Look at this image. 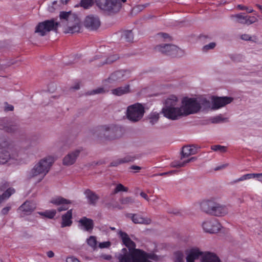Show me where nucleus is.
<instances>
[{"mask_svg":"<svg viewBox=\"0 0 262 262\" xmlns=\"http://www.w3.org/2000/svg\"><path fill=\"white\" fill-rule=\"evenodd\" d=\"M241 38L243 40H249L251 39V37L247 34H244L242 35Z\"/></svg>","mask_w":262,"mask_h":262,"instance_id":"obj_59","label":"nucleus"},{"mask_svg":"<svg viewBox=\"0 0 262 262\" xmlns=\"http://www.w3.org/2000/svg\"><path fill=\"white\" fill-rule=\"evenodd\" d=\"M228 212V210L226 206L221 205L215 201L214 204L213 206L211 212V215L221 216L226 215Z\"/></svg>","mask_w":262,"mask_h":262,"instance_id":"obj_15","label":"nucleus"},{"mask_svg":"<svg viewBox=\"0 0 262 262\" xmlns=\"http://www.w3.org/2000/svg\"><path fill=\"white\" fill-rule=\"evenodd\" d=\"M245 10L249 13H252L254 11L252 8H249L247 7H246Z\"/></svg>","mask_w":262,"mask_h":262,"instance_id":"obj_63","label":"nucleus"},{"mask_svg":"<svg viewBox=\"0 0 262 262\" xmlns=\"http://www.w3.org/2000/svg\"><path fill=\"white\" fill-rule=\"evenodd\" d=\"M236 18V22L246 25H251L257 21V18L255 16H243L242 14H238L235 15H233Z\"/></svg>","mask_w":262,"mask_h":262,"instance_id":"obj_18","label":"nucleus"},{"mask_svg":"<svg viewBox=\"0 0 262 262\" xmlns=\"http://www.w3.org/2000/svg\"><path fill=\"white\" fill-rule=\"evenodd\" d=\"M254 176L255 175L252 174V173H248V174H244V175L242 176V177H241L238 179L234 181V183H237L239 181H245L246 180L253 179V176Z\"/></svg>","mask_w":262,"mask_h":262,"instance_id":"obj_41","label":"nucleus"},{"mask_svg":"<svg viewBox=\"0 0 262 262\" xmlns=\"http://www.w3.org/2000/svg\"><path fill=\"white\" fill-rule=\"evenodd\" d=\"M95 2L100 9L106 12L108 14L118 12L121 7L119 0H96Z\"/></svg>","mask_w":262,"mask_h":262,"instance_id":"obj_4","label":"nucleus"},{"mask_svg":"<svg viewBox=\"0 0 262 262\" xmlns=\"http://www.w3.org/2000/svg\"><path fill=\"white\" fill-rule=\"evenodd\" d=\"M56 213V210H46L43 212H40L39 214L41 215H43L46 217L52 219L54 218Z\"/></svg>","mask_w":262,"mask_h":262,"instance_id":"obj_35","label":"nucleus"},{"mask_svg":"<svg viewBox=\"0 0 262 262\" xmlns=\"http://www.w3.org/2000/svg\"><path fill=\"white\" fill-rule=\"evenodd\" d=\"M126 217L130 219L135 224L149 225L151 222L149 218L143 217L141 214L138 213H127Z\"/></svg>","mask_w":262,"mask_h":262,"instance_id":"obj_14","label":"nucleus"},{"mask_svg":"<svg viewBox=\"0 0 262 262\" xmlns=\"http://www.w3.org/2000/svg\"><path fill=\"white\" fill-rule=\"evenodd\" d=\"M79 88H80V85H79V82H77V83H76V84L73 87H72V89H73L74 90H78Z\"/></svg>","mask_w":262,"mask_h":262,"instance_id":"obj_64","label":"nucleus"},{"mask_svg":"<svg viewBox=\"0 0 262 262\" xmlns=\"http://www.w3.org/2000/svg\"><path fill=\"white\" fill-rule=\"evenodd\" d=\"M51 203L56 205H61L57 208L58 211L61 212L68 210L69 207L67 205L70 204L71 202L69 200L62 197H57L53 198L51 201Z\"/></svg>","mask_w":262,"mask_h":262,"instance_id":"obj_16","label":"nucleus"},{"mask_svg":"<svg viewBox=\"0 0 262 262\" xmlns=\"http://www.w3.org/2000/svg\"><path fill=\"white\" fill-rule=\"evenodd\" d=\"M135 159V157L134 156H126L123 158L112 161L110 164V166H117L120 164L133 161Z\"/></svg>","mask_w":262,"mask_h":262,"instance_id":"obj_30","label":"nucleus"},{"mask_svg":"<svg viewBox=\"0 0 262 262\" xmlns=\"http://www.w3.org/2000/svg\"><path fill=\"white\" fill-rule=\"evenodd\" d=\"M195 159V158L194 157H192L188 160H187V161H186L185 162H179L178 164L177 165H172V166L173 167H183L184 166V165H185L186 163H187L189 162H191V161H194V160Z\"/></svg>","mask_w":262,"mask_h":262,"instance_id":"obj_46","label":"nucleus"},{"mask_svg":"<svg viewBox=\"0 0 262 262\" xmlns=\"http://www.w3.org/2000/svg\"><path fill=\"white\" fill-rule=\"evenodd\" d=\"M226 120V119L223 118L221 114L213 117L211 119V122L213 123H219L220 122H224Z\"/></svg>","mask_w":262,"mask_h":262,"instance_id":"obj_40","label":"nucleus"},{"mask_svg":"<svg viewBox=\"0 0 262 262\" xmlns=\"http://www.w3.org/2000/svg\"><path fill=\"white\" fill-rule=\"evenodd\" d=\"M162 112L165 117L171 120H177L179 117L185 116L183 114L182 107L168 106L164 107Z\"/></svg>","mask_w":262,"mask_h":262,"instance_id":"obj_10","label":"nucleus"},{"mask_svg":"<svg viewBox=\"0 0 262 262\" xmlns=\"http://www.w3.org/2000/svg\"><path fill=\"white\" fill-rule=\"evenodd\" d=\"M119 235L121 238L123 244L128 248V250L130 249H136L135 243L129 238L128 234L122 231H120Z\"/></svg>","mask_w":262,"mask_h":262,"instance_id":"obj_20","label":"nucleus"},{"mask_svg":"<svg viewBox=\"0 0 262 262\" xmlns=\"http://www.w3.org/2000/svg\"><path fill=\"white\" fill-rule=\"evenodd\" d=\"M105 91L102 88H99L96 90H93V91L91 92L89 94V95H93L96 94H100V93H105Z\"/></svg>","mask_w":262,"mask_h":262,"instance_id":"obj_47","label":"nucleus"},{"mask_svg":"<svg viewBox=\"0 0 262 262\" xmlns=\"http://www.w3.org/2000/svg\"><path fill=\"white\" fill-rule=\"evenodd\" d=\"M202 227L205 232L214 233L221 229V225L215 219L213 218L204 222Z\"/></svg>","mask_w":262,"mask_h":262,"instance_id":"obj_11","label":"nucleus"},{"mask_svg":"<svg viewBox=\"0 0 262 262\" xmlns=\"http://www.w3.org/2000/svg\"><path fill=\"white\" fill-rule=\"evenodd\" d=\"M100 257L107 260H110L112 259V256L111 255L107 254H101Z\"/></svg>","mask_w":262,"mask_h":262,"instance_id":"obj_56","label":"nucleus"},{"mask_svg":"<svg viewBox=\"0 0 262 262\" xmlns=\"http://www.w3.org/2000/svg\"><path fill=\"white\" fill-rule=\"evenodd\" d=\"M211 149L214 151H219L221 152H224L226 151V147L220 145H215L212 146Z\"/></svg>","mask_w":262,"mask_h":262,"instance_id":"obj_45","label":"nucleus"},{"mask_svg":"<svg viewBox=\"0 0 262 262\" xmlns=\"http://www.w3.org/2000/svg\"><path fill=\"white\" fill-rule=\"evenodd\" d=\"M198 148L194 145L184 146L182 148V157H187L197 152Z\"/></svg>","mask_w":262,"mask_h":262,"instance_id":"obj_28","label":"nucleus"},{"mask_svg":"<svg viewBox=\"0 0 262 262\" xmlns=\"http://www.w3.org/2000/svg\"><path fill=\"white\" fill-rule=\"evenodd\" d=\"M215 43L211 42V43H209L208 45H207L203 47V51H207L209 49H213L215 47Z\"/></svg>","mask_w":262,"mask_h":262,"instance_id":"obj_49","label":"nucleus"},{"mask_svg":"<svg viewBox=\"0 0 262 262\" xmlns=\"http://www.w3.org/2000/svg\"><path fill=\"white\" fill-rule=\"evenodd\" d=\"M155 50L159 52H161L166 55L172 57L178 56L179 52H181V50L177 46L169 44L157 46L155 48Z\"/></svg>","mask_w":262,"mask_h":262,"instance_id":"obj_9","label":"nucleus"},{"mask_svg":"<svg viewBox=\"0 0 262 262\" xmlns=\"http://www.w3.org/2000/svg\"><path fill=\"white\" fill-rule=\"evenodd\" d=\"M119 57L118 56V55L117 54H115V55H112L110 57H108L105 60V61H103L102 62V64H104V63H106V64H110V63H113V62H114L115 61L117 60L118 59H119Z\"/></svg>","mask_w":262,"mask_h":262,"instance_id":"obj_42","label":"nucleus"},{"mask_svg":"<svg viewBox=\"0 0 262 262\" xmlns=\"http://www.w3.org/2000/svg\"><path fill=\"white\" fill-rule=\"evenodd\" d=\"M93 4V0H81L80 3L81 6L84 9L89 8Z\"/></svg>","mask_w":262,"mask_h":262,"instance_id":"obj_43","label":"nucleus"},{"mask_svg":"<svg viewBox=\"0 0 262 262\" xmlns=\"http://www.w3.org/2000/svg\"><path fill=\"white\" fill-rule=\"evenodd\" d=\"M47 256L50 257H53L54 256V253L52 251H49L47 253Z\"/></svg>","mask_w":262,"mask_h":262,"instance_id":"obj_61","label":"nucleus"},{"mask_svg":"<svg viewBox=\"0 0 262 262\" xmlns=\"http://www.w3.org/2000/svg\"><path fill=\"white\" fill-rule=\"evenodd\" d=\"M80 151V149H77L67 155L63 159V165L69 166L73 164L75 162Z\"/></svg>","mask_w":262,"mask_h":262,"instance_id":"obj_21","label":"nucleus"},{"mask_svg":"<svg viewBox=\"0 0 262 262\" xmlns=\"http://www.w3.org/2000/svg\"><path fill=\"white\" fill-rule=\"evenodd\" d=\"M78 222L79 225L82 227V229L85 231L91 232L94 228V224L93 220L85 216L81 218Z\"/></svg>","mask_w":262,"mask_h":262,"instance_id":"obj_22","label":"nucleus"},{"mask_svg":"<svg viewBox=\"0 0 262 262\" xmlns=\"http://www.w3.org/2000/svg\"><path fill=\"white\" fill-rule=\"evenodd\" d=\"M111 246V243L110 242H104L100 243L99 245V247L100 248H108Z\"/></svg>","mask_w":262,"mask_h":262,"instance_id":"obj_51","label":"nucleus"},{"mask_svg":"<svg viewBox=\"0 0 262 262\" xmlns=\"http://www.w3.org/2000/svg\"><path fill=\"white\" fill-rule=\"evenodd\" d=\"M129 92V85H126L112 90V93L116 96H121Z\"/></svg>","mask_w":262,"mask_h":262,"instance_id":"obj_31","label":"nucleus"},{"mask_svg":"<svg viewBox=\"0 0 262 262\" xmlns=\"http://www.w3.org/2000/svg\"><path fill=\"white\" fill-rule=\"evenodd\" d=\"M66 262H80L79 260L74 256H70L67 258Z\"/></svg>","mask_w":262,"mask_h":262,"instance_id":"obj_53","label":"nucleus"},{"mask_svg":"<svg viewBox=\"0 0 262 262\" xmlns=\"http://www.w3.org/2000/svg\"><path fill=\"white\" fill-rule=\"evenodd\" d=\"M9 186L8 183L5 182L2 183L0 189L1 191H4L6 189V190L2 194L0 195V203L3 202L4 200L8 199L12 194H13L15 190L13 188H8Z\"/></svg>","mask_w":262,"mask_h":262,"instance_id":"obj_17","label":"nucleus"},{"mask_svg":"<svg viewBox=\"0 0 262 262\" xmlns=\"http://www.w3.org/2000/svg\"><path fill=\"white\" fill-rule=\"evenodd\" d=\"M119 262H152L149 259H156L157 256L154 254L147 253L140 249L123 248L121 252L117 256Z\"/></svg>","mask_w":262,"mask_h":262,"instance_id":"obj_1","label":"nucleus"},{"mask_svg":"<svg viewBox=\"0 0 262 262\" xmlns=\"http://www.w3.org/2000/svg\"><path fill=\"white\" fill-rule=\"evenodd\" d=\"M120 203L123 205L132 204L134 203V200L132 197H126L121 199Z\"/></svg>","mask_w":262,"mask_h":262,"instance_id":"obj_44","label":"nucleus"},{"mask_svg":"<svg viewBox=\"0 0 262 262\" xmlns=\"http://www.w3.org/2000/svg\"><path fill=\"white\" fill-rule=\"evenodd\" d=\"M130 169L132 170H140L141 168L140 166H136V165H132L130 167Z\"/></svg>","mask_w":262,"mask_h":262,"instance_id":"obj_60","label":"nucleus"},{"mask_svg":"<svg viewBox=\"0 0 262 262\" xmlns=\"http://www.w3.org/2000/svg\"><path fill=\"white\" fill-rule=\"evenodd\" d=\"M6 148L7 150H4L0 153V164H4L11 159H15L17 157V153L11 144L7 141H3L0 138V148Z\"/></svg>","mask_w":262,"mask_h":262,"instance_id":"obj_3","label":"nucleus"},{"mask_svg":"<svg viewBox=\"0 0 262 262\" xmlns=\"http://www.w3.org/2000/svg\"><path fill=\"white\" fill-rule=\"evenodd\" d=\"M159 119V117L158 115H155L152 116L150 118V123L154 125L155 123H156Z\"/></svg>","mask_w":262,"mask_h":262,"instance_id":"obj_50","label":"nucleus"},{"mask_svg":"<svg viewBox=\"0 0 262 262\" xmlns=\"http://www.w3.org/2000/svg\"><path fill=\"white\" fill-rule=\"evenodd\" d=\"M159 37L163 38L164 39H167L170 38L169 35L165 33H160L157 34Z\"/></svg>","mask_w":262,"mask_h":262,"instance_id":"obj_55","label":"nucleus"},{"mask_svg":"<svg viewBox=\"0 0 262 262\" xmlns=\"http://www.w3.org/2000/svg\"><path fill=\"white\" fill-rule=\"evenodd\" d=\"M140 194L141 197H142L143 198H144L147 201H148V202L149 201V199L148 197V195L145 192H141Z\"/></svg>","mask_w":262,"mask_h":262,"instance_id":"obj_57","label":"nucleus"},{"mask_svg":"<svg viewBox=\"0 0 262 262\" xmlns=\"http://www.w3.org/2000/svg\"><path fill=\"white\" fill-rule=\"evenodd\" d=\"M84 24L86 28L91 30H96L100 27V21L97 16L90 15L85 18Z\"/></svg>","mask_w":262,"mask_h":262,"instance_id":"obj_13","label":"nucleus"},{"mask_svg":"<svg viewBox=\"0 0 262 262\" xmlns=\"http://www.w3.org/2000/svg\"><path fill=\"white\" fill-rule=\"evenodd\" d=\"M70 14V12L63 11L60 12L59 17L60 19H63L67 20Z\"/></svg>","mask_w":262,"mask_h":262,"instance_id":"obj_48","label":"nucleus"},{"mask_svg":"<svg viewBox=\"0 0 262 262\" xmlns=\"http://www.w3.org/2000/svg\"><path fill=\"white\" fill-rule=\"evenodd\" d=\"M36 208L35 204L30 201H26L18 208L19 211L22 212L24 215L31 214Z\"/></svg>","mask_w":262,"mask_h":262,"instance_id":"obj_19","label":"nucleus"},{"mask_svg":"<svg viewBox=\"0 0 262 262\" xmlns=\"http://www.w3.org/2000/svg\"><path fill=\"white\" fill-rule=\"evenodd\" d=\"M14 110V107L12 105H9L7 104V106L5 107V110L6 111H12Z\"/></svg>","mask_w":262,"mask_h":262,"instance_id":"obj_58","label":"nucleus"},{"mask_svg":"<svg viewBox=\"0 0 262 262\" xmlns=\"http://www.w3.org/2000/svg\"><path fill=\"white\" fill-rule=\"evenodd\" d=\"M87 243L91 247L94 248L96 247L97 242L96 237L94 236H91L87 239Z\"/></svg>","mask_w":262,"mask_h":262,"instance_id":"obj_39","label":"nucleus"},{"mask_svg":"<svg viewBox=\"0 0 262 262\" xmlns=\"http://www.w3.org/2000/svg\"><path fill=\"white\" fill-rule=\"evenodd\" d=\"M120 130L119 128L115 125H111L108 126L106 125L98 127L97 129L98 136L102 137L103 135L106 140H111L116 139L117 137V133Z\"/></svg>","mask_w":262,"mask_h":262,"instance_id":"obj_8","label":"nucleus"},{"mask_svg":"<svg viewBox=\"0 0 262 262\" xmlns=\"http://www.w3.org/2000/svg\"><path fill=\"white\" fill-rule=\"evenodd\" d=\"M177 172H178L177 170H170V171H169L166 172L161 173L159 175V176H165V175L171 176V175L176 174Z\"/></svg>","mask_w":262,"mask_h":262,"instance_id":"obj_52","label":"nucleus"},{"mask_svg":"<svg viewBox=\"0 0 262 262\" xmlns=\"http://www.w3.org/2000/svg\"><path fill=\"white\" fill-rule=\"evenodd\" d=\"M54 161V159L51 156L41 160L32 169V176L35 177L39 175L40 176L39 181H41L49 172Z\"/></svg>","mask_w":262,"mask_h":262,"instance_id":"obj_2","label":"nucleus"},{"mask_svg":"<svg viewBox=\"0 0 262 262\" xmlns=\"http://www.w3.org/2000/svg\"><path fill=\"white\" fill-rule=\"evenodd\" d=\"M182 104L181 107L185 116L196 113L201 109L200 104L194 98H185L182 100Z\"/></svg>","mask_w":262,"mask_h":262,"instance_id":"obj_7","label":"nucleus"},{"mask_svg":"<svg viewBox=\"0 0 262 262\" xmlns=\"http://www.w3.org/2000/svg\"><path fill=\"white\" fill-rule=\"evenodd\" d=\"M84 194L88 199L89 204L93 206L96 205L97 201L99 199V197L97 194L91 190L88 189L85 190Z\"/></svg>","mask_w":262,"mask_h":262,"instance_id":"obj_25","label":"nucleus"},{"mask_svg":"<svg viewBox=\"0 0 262 262\" xmlns=\"http://www.w3.org/2000/svg\"><path fill=\"white\" fill-rule=\"evenodd\" d=\"M175 256L174 262H184V254L182 252L178 251L174 253Z\"/></svg>","mask_w":262,"mask_h":262,"instance_id":"obj_38","label":"nucleus"},{"mask_svg":"<svg viewBox=\"0 0 262 262\" xmlns=\"http://www.w3.org/2000/svg\"><path fill=\"white\" fill-rule=\"evenodd\" d=\"M122 37L127 42H132L134 39L133 33L132 31H124L123 33Z\"/></svg>","mask_w":262,"mask_h":262,"instance_id":"obj_34","label":"nucleus"},{"mask_svg":"<svg viewBox=\"0 0 262 262\" xmlns=\"http://www.w3.org/2000/svg\"><path fill=\"white\" fill-rule=\"evenodd\" d=\"M128 190V189L127 187L124 186L121 184H118L116 185L114 191L113 193L116 194L119 192L123 191V192H127Z\"/></svg>","mask_w":262,"mask_h":262,"instance_id":"obj_37","label":"nucleus"},{"mask_svg":"<svg viewBox=\"0 0 262 262\" xmlns=\"http://www.w3.org/2000/svg\"><path fill=\"white\" fill-rule=\"evenodd\" d=\"M11 209V207L10 206H7V207H4L1 211V213L3 214V215H6L7 214H8V212L9 211V210H10Z\"/></svg>","mask_w":262,"mask_h":262,"instance_id":"obj_54","label":"nucleus"},{"mask_svg":"<svg viewBox=\"0 0 262 262\" xmlns=\"http://www.w3.org/2000/svg\"><path fill=\"white\" fill-rule=\"evenodd\" d=\"M59 26V23L55 21L53 19L46 20L38 23L36 27L35 32L43 36L51 31H57Z\"/></svg>","mask_w":262,"mask_h":262,"instance_id":"obj_5","label":"nucleus"},{"mask_svg":"<svg viewBox=\"0 0 262 262\" xmlns=\"http://www.w3.org/2000/svg\"><path fill=\"white\" fill-rule=\"evenodd\" d=\"M202 262H220V259L216 254L207 252L203 255Z\"/></svg>","mask_w":262,"mask_h":262,"instance_id":"obj_29","label":"nucleus"},{"mask_svg":"<svg viewBox=\"0 0 262 262\" xmlns=\"http://www.w3.org/2000/svg\"><path fill=\"white\" fill-rule=\"evenodd\" d=\"M145 113L144 106L138 103L128 106L126 116L127 118L133 121L137 122L143 116Z\"/></svg>","mask_w":262,"mask_h":262,"instance_id":"obj_6","label":"nucleus"},{"mask_svg":"<svg viewBox=\"0 0 262 262\" xmlns=\"http://www.w3.org/2000/svg\"><path fill=\"white\" fill-rule=\"evenodd\" d=\"M232 100V98L229 97H213L211 109L213 110H218L231 103Z\"/></svg>","mask_w":262,"mask_h":262,"instance_id":"obj_12","label":"nucleus"},{"mask_svg":"<svg viewBox=\"0 0 262 262\" xmlns=\"http://www.w3.org/2000/svg\"><path fill=\"white\" fill-rule=\"evenodd\" d=\"M177 101V97L174 95H171L165 100V107H167L168 106L174 107V105H176Z\"/></svg>","mask_w":262,"mask_h":262,"instance_id":"obj_33","label":"nucleus"},{"mask_svg":"<svg viewBox=\"0 0 262 262\" xmlns=\"http://www.w3.org/2000/svg\"><path fill=\"white\" fill-rule=\"evenodd\" d=\"M214 203V199L204 200L200 204V208L203 211L211 214V212Z\"/></svg>","mask_w":262,"mask_h":262,"instance_id":"obj_24","label":"nucleus"},{"mask_svg":"<svg viewBox=\"0 0 262 262\" xmlns=\"http://www.w3.org/2000/svg\"><path fill=\"white\" fill-rule=\"evenodd\" d=\"M17 128L16 125L13 124H7V125H0V129H4L7 133H14Z\"/></svg>","mask_w":262,"mask_h":262,"instance_id":"obj_32","label":"nucleus"},{"mask_svg":"<svg viewBox=\"0 0 262 262\" xmlns=\"http://www.w3.org/2000/svg\"><path fill=\"white\" fill-rule=\"evenodd\" d=\"M80 30V26L79 24L76 23L72 26H69L68 28V33H74L79 32Z\"/></svg>","mask_w":262,"mask_h":262,"instance_id":"obj_36","label":"nucleus"},{"mask_svg":"<svg viewBox=\"0 0 262 262\" xmlns=\"http://www.w3.org/2000/svg\"><path fill=\"white\" fill-rule=\"evenodd\" d=\"M246 6L242 5H238L237 8L241 10H245Z\"/></svg>","mask_w":262,"mask_h":262,"instance_id":"obj_62","label":"nucleus"},{"mask_svg":"<svg viewBox=\"0 0 262 262\" xmlns=\"http://www.w3.org/2000/svg\"><path fill=\"white\" fill-rule=\"evenodd\" d=\"M127 72L123 70H119L112 73L108 78V82L111 83L113 81H121L127 78L125 73Z\"/></svg>","mask_w":262,"mask_h":262,"instance_id":"obj_23","label":"nucleus"},{"mask_svg":"<svg viewBox=\"0 0 262 262\" xmlns=\"http://www.w3.org/2000/svg\"><path fill=\"white\" fill-rule=\"evenodd\" d=\"M61 218V227L71 226L72 224V210H68L66 213L62 215Z\"/></svg>","mask_w":262,"mask_h":262,"instance_id":"obj_27","label":"nucleus"},{"mask_svg":"<svg viewBox=\"0 0 262 262\" xmlns=\"http://www.w3.org/2000/svg\"><path fill=\"white\" fill-rule=\"evenodd\" d=\"M202 255H203V252L200 251L198 248H192L189 250L186 257V261L187 262H194V260Z\"/></svg>","mask_w":262,"mask_h":262,"instance_id":"obj_26","label":"nucleus"}]
</instances>
